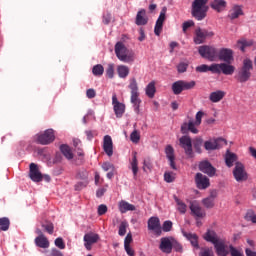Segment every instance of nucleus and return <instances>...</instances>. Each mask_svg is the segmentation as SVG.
<instances>
[{"label":"nucleus","instance_id":"nucleus-24","mask_svg":"<svg viewBox=\"0 0 256 256\" xmlns=\"http://www.w3.org/2000/svg\"><path fill=\"white\" fill-rule=\"evenodd\" d=\"M190 211L198 219H203L207 215L205 213V211L203 210V208H201V206H199V204L197 202H192L190 204Z\"/></svg>","mask_w":256,"mask_h":256},{"label":"nucleus","instance_id":"nucleus-42","mask_svg":"<svg viewBox=\"0 0 256 256\" xmlns=\"http://www.w3.org/2000/svg\"><path fill=\"white\" fill-rule=\"evenodd\" d=\"M42 229L46 231L49 235H53V232L55 231V226L52 222H44L41 224Z\"/></svg>","mask_w":256,"mask_h":256},{"label":"nucleus","instance_id":"nucleus-17","mask_svg":"<svg viewBox=\"0 0 256 256\" xmlns=\"http://www.w3.org/2000/svg\"><path fill=\"white\" fill-rule=\"evenodd\" d=\"M199 170L208 177H215V173H217V169L207 160L200 162Z\"/></svg>","mask_w":256,"mask_h":256},{"label":"nucleus","instance_id":"nucleus-38","mask_svg":"<svg viewBox=\"0 0 256 256\" xmlns=\"http://www.w3.org/2000/svg\"><path fill=\"white\" fill-rule=\"evenodd\" d=\"M60 151L66 157V159H73V152H71V148L65 144L60 146Z\"/></svg>","mask_w":256,"mask_h":256},{"label":"nucleus","instance_id":"nucleus-20","mask_svg":"<svg viewBox=\"0 0 256 256\" xmlns=\"http://www.w3.org/2000/svg\"><path fill=\"white\" fill-rule=\"evenodd\" d=\"M220 143H224V145H227V140L223 138H218L212 141L211 140L206 141L204 143V149H206V151H215L219 149Z\"/></svg>","mask_w":256,"mask_h":256},{"label":"nucleus","instance_id":"nucleus-53","mask_svg":"<svg viewBox=\"0 0 256 256\" xmlns=\"http://www.w3.org/2000/svg\"><path fill=\"white\" fill-rule=\"evenodd\" d=\"M164 181H166V183H173V181H175V173L165 172L164 173Z\"/></svg>","mask_w":256,"mask_h":256},{"label":"nucleus","instance_id":"nucleus-40","mask_svg":"<svg viewBox=\"0 0 256 256\" xmlns=\"http://www.w3.org/2000/svg\"><path fill=\"white\" fill-rule=\"evenodd\" d=\"M237 45H238L240 51H242V53H245V48L251 47V45H253V41H251V40L248 41V40L242 39V40H238Z\"/></svg>","mask_w":256,"mask_h":256},{"label":"nucleus","instance_id":"nucleus-56","mask_svg":"<svg viewBox=\"0 0 256 256\" xmlns=\"http://www.w3.org/2000/svg\"><path fill=\"white\" fill-rule=\"evenodd\" d=\"M199 256H215L211 248H201Z\"/></svg>","mask_w":256,"mask_h":256},{"label":"nucleus","instance_id":"nucleus-59","mask_svg":"<svg viewBox=\"0 0 256 256\" xmlns=\"http://www.w3.org/2000/svg\"><path fill=\"white\" fill-rule=\"evenodd\" d=\"M203 115H205L203 111H199L196 113V120L194 121L196 127H199V125H201V120L203 119Z\"/></svg>","mask_w":256,"mask_h":256},{"label":"nucleus","instance_id":"nucleus-57","mask_svg":"<svg viewBox=\"0 0 256 256\" xmlns=\"http://www.w3.org/2000/svg\"><path fill=\"white\" fill-rule=\"evenodd\" d=\"M151 171V169H153V163L151 162V159H146L143 162V171Z\"/></svg>","mask_w":256,"mask_h":256},{"label":"nucleus","instance_id":"nucleus-5","mask_svg":"<svg viewBox=\"0 0 256 256\" xmlns=\"http://www.w3.org/2000/svg\"><path fill=\"white\" fill-rule=\"evenodd\" d=\"M195 85H197V83L194 80L190 82H187L185 80H178L172 84V91L174 95H181L183 91H189L191 89H194Z\"/></svg>","mask_w":256,"mask_h":256},{"label":"nucleus","instance_id":"nucleus-9","mask_svg":"<svg viewBox=\"0 0 256 256\" xmlns=\"http://www.w3.org/2000/svg\"><path fill=\"white\" fill-rule=\"evenodd\" d=\"M231 245L225 238H222L215 244L214 249L217 256H229L231 253Z\"/></svg>","mask_w":256,"mask_h":256},{"label":"nucleus","instance_id":"nucleus-25","mask_svg":"<svg viewBox=\"0 0 256 256\" xmlns=\"http://www.w3.org/2000/svg\"><path fill=\"white\" fill-rule=\"evenodd\" d=\"M204 239L208 243H212V245L215 246L216 243L221 241L223 238L219 237V235H217V232H215L214 230H207V232L204 234Z\"/></svg>","mask_w":256,"mask_h":256},{"label":"nucleus","instance_id":"nucleus-22","mask_svg":"<svg viewBox=\"0 0 256 256\" xmlns=\"http://www.w3.org/2000/svg\"><path fill=\"white\" fill-rule=\"evenodd\" d=\"M103 151L108 157H113V138L110 135H105L103 138Z\"/></svg>","mask_w":256,"mask_h":256},{"label":"nucleus","instance_id":"nucleus-1","mask_svg":"<svg viewBox=\"0 0 256 256\" xmlns=\"http://www.w3.org/2000/svg\"><path fill=\"white\" fill-rule=\"evenodd\" d=\"M207 71H211V73H215L217 75H233L235 73V66L225 63H214L212 65L202 64L196 67L197 73H207Z\"/></svg>","mask_w":256,"mask_h":256},{"label":"nucleus","instance_id":"nucleus-50","mask_svg":"<svg viewBox=\"0 0 256 256\" xmlns=\"http://www.w3.org/2000/svg\"><path fill=\"white\" fill-rule=\"evenodd\" d=\"M230 255L231 256H245V254H243V250H239L237 249V247L230 245Z\"/></svg>","mask_w":256,"mask_h":256},{"label":"nucleus","instance_id":"nucleus-35","mask_svg":"<svg viewBox=\"0 0 256 256\" xmlns=\"http://www.w3.org/2000/svg\"><path fill=\"white\" fill-rule=\"evenodd\" d=\"M174 201L176 202L179 213L185 215V213H187V204H185V202H183L177 196H174Z\"/></svg>","mask_w":256,"mask_h":256},{"label":"nucleus","instance_id":"nucleus-2","mask_svg":"<svg viewBox=\"0 0 256 256\" xmlns=\"http://www.w3.org/2000/svg\"><path fill=\"white\" fill-rule=\"evenodd\" d=\"M253 75V60L250 58H245L242 61L241 67L238 68V71L235 75V79L238 83H247L251 81Z\"/></svg>","mask_w":256,"mask_h":256},{"label":"nucleus","instance_id":"nucleus-31","mask_svg":"<svg viewBox=\"0 0 256 256\" xmlns=\"http://www.w3.org/2000/svg\"><path fill=\"white\" fill-rule=\"evenodd\" d=\"M183 235L190 241L192 247L199 249V236L195 233L183 232Z\"/></svg>","mask_w":256,"mask_h":256},{"label":"nucleus","instance_id":"nucleus-63","mask_svg":"<svg viewBox=\"0 0 256 256\" xmlns=\"http://www.w3.org/2000/svg\"><path fill=\"white\" fill-rule=\"evenodd\" d=\"M107 213V205L101 204L98 206V215H105Z\"/></svg>","mask_w":256,"mask_h":256},{"label":"nucleus","instance_id":"nucleus-33","mask_svg":"<svg viewBox=\"0 0 256 256\" xmlns=\"http://www.w3.org/2000/svg\"><path fill=\"white\" fill-rule=\"evenodd\" d=\"M34 242L37 247H40V249H48L49 247V240L45 236H37Z\"/></svg>","mask_w":256,"mask_h":256},{"label":"nucleus","instance_id":"nucleus-32","mask_svg":"<svg viewBox=\"0 0 256 256\" xmlns=\"http://www.w3.org/2000/svg\"><path fill=\"white\" fill-rule=\"evenodd\" d=\"M237 159H238L237 154L227 150L225 154V163L227 167H233V165L237 163Z\"/></svg>","mask_w":256,"mask_h":256},{"label":"nucleus","instance_id":"nucleus-13","mask_svg":"<svg viewBox=\"0 0 256 256\" xmlns=\"http://www.w3.org/2000/svg\"><path fill=\"white\" fill-rule=\"evenodd\" d=\"M179 143L182 149H184L185 154L188 157H193V142L191 141V137L184 135L179 139Z\"/></svg>","mask_w":256,"mask_h":256},{"label":"nucleus","instance_id":"nucleus-11","mask_svg":"<svg viewBox=\"0 0 256 256\" xmlns=\"http://www.w3.org/2000/svg\"><path fill=\"white\" fill-rule=\"evenodd\" d=\"M214 35H215V33L213 31L198 28L195 30L194 43L196 45H201L202 43H205L207 38L213 37Z\"/></svg>","mask_w":256,"mask_h":256},{"label":"nucleus","instance_id":"nucleus-46","mask_svg":"<svg viewBox=\"0 0 256 256\" xmlns=\"http://www.w3.org/2000/svg\"><path fill=\"white\" fill-rule=\"evenodd\" d=\"M131 103L136 107V109H139V105L141 103V100L139 99V92L131 94Z\"/></svg>","mask_w":256,"mask_h":256},{"label":"nucleus","instance_id":"nucleus-6","mask_svg":"<svg viewBox=\"0 0 256 256\" xmlns=\"http://www.w3.org/2000/svg\"><path fill=\"white\" fill-rule=\"evenodd\" d=\"M198 52L203 59H207L208 61H217L218 49L214 46H200Z\"/></svg>","mask_w":256,"mask_h":256},{"label":"nucleus","instance_id":"nucleus-28","mask_svg":"<svg viewBox=\"0 0 256 256\" xmlns=\"http://www.w3.org/2000/svg\"><path fill=\"white\" fill-rule=\"evenodd\" d=\"M135 23L139 26L147 25V23H149V18L147 17V11L145 9H141L137 12Z\"/></svg>","mask_w":256,"mask_h":256},{"label":"nucleus","instance_id":"nucleus-41","mask_svg":"<svg viewBox=\"0 0 256 256\" xmlns=\"http://www.w3.org/2000/svg\"><path fill=\"white\" fill-rule=\"evenodd\" d=\"M11 221L7 217L0 218V231H9Z\"/></svg>","mask_w":256,"mask_h":256},{"label":"nucleus","instance_id":"nucleus-4","mask_svg":"<svg viewBox=\"0 0 256 256\" xmlns=\"http://www.w3.org/2000/svg\"><path fill=\"white\" fill-rule=\"evenodd\" d=\"M209 0H194L192 3V17H195L197 21H203L207 17L209 6H207Z\"/></svg>","mask_w":256,"mask_h":256},{"label":"nucleus","instance_id":"nucleus-48","mask_svg":"<svg viewBox=\"0 0 256 256\" xmlns=\"http://www.w3.org/2000/svg\"><path fill=\"white\" fill-rule=\"evenodd\" d=\"M194 149L196 153H201V147H203V140L201 138L194 139Z\"/></svg>","mask_w":256,"mask_h":256},{"label":"nucleus","instance_id":"nucleus-54","mask_svg":"<svg viewBox=\"0 0 256 256\" xmlns=\"http://www.w3.org/2000/svg\"><path fill=\"white\" fill-rule=\"evenodd\" d=\"M130 139H131L132 143H139V141L141 139V135L139 134V132H137V130H134L130 134Z\"/></svg>","mask_w":256,"mask_h":256},{"label":"nucleus","instance_id":"nucleus-10","mask_svg":"<svg viewBox=\"0 0 256 256\" xmlns=\"http://www.w3.org/2000/svg\"><path fill=\"white\" fill-rule=\"evenodd\" d=\"M217 60L223 61L226 65H232L235 58L233 57V50L229 48L218 49Z\"/></svg>","mask_w":256,"mask_h":256},{"label":"nucleus","instance_id":"nucleus-60","mask_svg":"<svg viewBox=\"0 0 256 256\" xmlns=\"http://www.w3.org/2000/svg\"><path fill=\"white\" fill-rule=\"evenodd\" d=\"M195 25V22L193 20L186 21L182 24L183 33H187V29L189 27H193Z\"/></svg>","mask_w":256,"mask_h":256},{"label":"nucleus","instance_id":"nucleus-34","mask_svg":"<svg viewBox=\"0 0 256 256\" xmlns=\"http://www.w3.org/2000/svg\"><path fill=\"white\" fill-rule=\"evenodd\" d=\"M119 211L122 213H127V211H135V205L130 204L125 200H122L119 202Z\"/></svg>","mask_w":256,"mask_h":256},{"label":"nucleus","instance_id":"nucleus-23","mask_svg":"<svg viewBox=\"0 0 256 256\" xmlns=\"http://www.w3.org/2000/svg\"><path fill=\"white\" fill-rule=\"evenodd\" d=\"M165 153L171 169L177 171V165H175V149H173V146L167 145L165 148Z\"/></svg>","mask_w":256,"mask_h":256},{"label":"nucleus","instance_id":"nucleus-3","mask_svg":"<svg viewBox=\"0 0 256 256\" xmlns=\"http://www.w3.org/2000/svg\"><path fill=\"white\" fill-rule=\"evenodd\" d=\"M115 54L122 63H133L135 61V52L129 50L123 42H117L115 44Z\"/></svg>","mask_w":256,"mask_h":256},{"label":"nucleus","instance_id":"nucleus-21","mask_svg":"<svg viewBox=\"0 0 256 256\" xmlns=\"http://www.w3.org/2000/svg\"><path fill=\"white\" fill-rule=\"evenodd\" d=\"M196 187L199 189H207L211 183L209 182V178L202 173H197L195 176Z\"/></svg>","mask_w":256,"mask_h":256},{"label":"nucleus","instance_id":"nucleus-14","mask_svg":"<svg viewBox=\"0 0 256 256\" xmlns=\"http://www.w3.org/2000/svg\"><path fill=\"white\" fill-rule=\"evenodd\" d=\"M29 177L34 183H41V181H43V174H41L37 164L31 163L29 165Z\"/></svg>","mask_w":256,"mask_h":256},{"label":"nucleus","instance_id":"nucleus-45","mask_svg":"<svg viewBox=\"0 0 256 256\" xmlns=\"http://www.w3.org/2000/svg\"><path fill=\"white\" fill-rule=\"evenodd\" d=\"M202 204L204 207H206V209H213V207H215V200H213V198L207 197L202 200Z\"/></svg>","mask_w":256,"mask_h":256},{"label":"nucleus","instance_id":"nucleus-44","mask_svg":"<svg viewBox=\"0 0 256 256\" xmlns=\"http://www.w3.org/2000/svg\"><path fill=\"white\" fill-rule=\"evenodd\" d=\"M127 227H129V223L127 221H122L119 226L118 235L120 237H125V234L127 233Z\"/></svg>","mask_w":256,"mask_h":256},{"label":"nucleus","instance_id":"nucleus-51","mask_svg":"<svg viewBox=\"0 0 256 256\" xmlns=\"http://www.w3.org/2000/svg\"><path fill=\"white\" fill-rule=\"evenodd\" d=\"M188 68H189V62H180V63L177 65V71H178V73H185Z\"/></svg>","mask_w":256,"mask_h":256},{"label":"nucleus","instance_id":"nucleus-61","mask_svg":"<svg viewBox=\"0 0 256 256\" xmlns=\"http://www.w3.org/2000/svg\"><path fill=\"white\" fill-rule=\"evenodd\" d=\"M87 185H89V181L83 180L75 185V189L76 191H81V189H84V187H87Z\"/></svg>","mask_w":256,"mask_h":256},{"label":"nucleus","instance_id":"nucleus-26","mask_svg":"<svg viewBox=\"0 0 256 256\" xmlns=\"http://www.w3.org/2000/svg\"><path fill=\"white\" fill-rule=\"evenodd\" d=\"M210 7L217 13H223L227 9V1L225 0H213L210 2Z\"/></svg>","mask_w":256,"mask_h":256},{"label":"nucleus","instance_id":"nucleus-52","mask_svg":"<svg viewBox=\"0 0 256 256\" xmlns=\"http://www.w3.org/2000/svg\"><path fill=\"white\" fill-rule=\"evenodd\" d=\"M106 75L109 77V79H113L115 75V64H108Z\"/></svg>","mask_w":256,"mask_h":256},{"label":"nucleus","instance_id":"nucleus-37","mask_svg":"<svg viewBox=\"0 0 256 256\" xmlns=\"http://www.w3.org/2000/svg\"><path fill=\"white\" fill-rule=\"evenodd\" d=\"M156 91H157V89L155 88V81L150 82V83L146 86V95H147V97H149L150 99H153V97H155Z\"/></svg>","mask_w":256,"mask_h":256},{"label":"nucleus","instance_id":"nucleus-15","mask_svg":"<svg viewBox=\"0 0 256 256\" xmlns=\"http://www.w3.org/2000/svg\"><path fill=\"white\" fill-rule=\"evenodd\" d=\"M159 249L162 253L171 254L173 251V237H162L160 239Z\"/></svg>","mask_w":256,"mask_h":256},{"label":"nucleus","instance_id":"nucleus-12","mask_svg":"<svg viewBox=\"0 0 256 256\" xmlns=\"http://www.w3.org/2000/svg\"><path fill=\"white\" fill-rule=\"evenodd\" d=\"M148 231H153L156 237H161L162 235V227H161V220L159 217L152 216L148 219L147 222Z\"/></svg>","mask_w":256,"mask_h":256},{"label":"nucleus","instance_id":"nucleus-49","mask_svg":"<svg viewBox=\"0 0 256 256\" xmlns=\"http://www.w3.org/2000/svg\"><path fill=\"white\" fill-rule=\"evenodd\" d=\"M89 177V172L85 169H80L77 173V179H81V181H87Z\"/></svg>","mask_w":256,"mask_h":256},{"label":"nucleus","instance_id":"nucleus-7","mask_svg":"<svg viewBox=\"0 0 256 256\" xmlns=\"http://www.w3.org/2000/svg\"><path fill=\"white\" fill-rule=\"evenodd\" d=\"M35 139L39 145H51L55 141V132L53 129H47L42 133L36 134Z\"/></svg>","mask_w":256,"mask_h":256},{"label":"nucleus","instance_id":"nucleus-64","mask_svg":"<svg viewBox=\"0 0 256 256\" xmlns=\"http://www.w3.org/2000/svg\"><path fill=\"white\" fill-rule=\"evenodd\" d=\"M246 221H251L252 223H256V215L251 213H247L245 216Z\"/></svg>","mask_w":256,"mask_h":256},{"label":"nucleus","instance_id":"nucleus-29","mask_svg":"<svg viewBox=\"0 0 256 256\" xmlns=\"http://www.w3.org/2000/svg\"><path fill=\"white\" fill-rule=\"evenodd\" d=\"M130 165L133 173V179L137 180V174L139 173V161L137 160V152L132 153V161L130 162Z\"/></svg>","mask_w":256,"mask_h":256},{"label":"nucleus","instance_id":"nucleus-8","mask_svg":"<svg viewBox=\"0 0 256 256\" xmlns=\"http://www.w3.org/2000/svg\"><path fill=\"white\" fill-rule=\"evenodd\" d=\"M234 179L238 183H243V181H247L249 179V174L245 170V165L241 162H236L233 170Z\"/></svg>","mask_w":256,"mask_h":256},{"label":"nucleus","instance_id":"nucleus-27","mask_svg":"<svg viewBox=\"0 0 256 256\" xmlns=\"http://www.w3.org/2000/svg\"><path fill=\"white\" fill-rule=\"evenodd\" d=\"M242 15H244L243 6L234 5L229 11L228 19L234 21V19H239V17H241Z\"/></svg>","mask_w":256,"mask_h":256},{"label":"nucleus","instance_id":"nucleus-47","mask_svg":"<svg viewBox=\"0 0 256 256\" xmlns=\"http://www.w3.org/2000/svg\"><path fill=\"white\" fill-rule=\"evenodd\" d=\"M128 87L131 90V94L132 93H139V86L137 85V80L135 78H133L130 81V84H129Z\"/></svg>","mask_w":256,"mask_h":256},{"label":"nucleus","instance_id":"nucleus-30","mask_svg":"<svg viewBox=\"0 0 256 256\" xmlns=\"http://www.w3.org/2000/svg\"><path fill=\"white\" fill-rule=\"evenodd\" d=\"M225 95H227V93L225 91L217 90L210 94L209 100L212 103H219V101H222V99L225 97Z\"/></svg>","mask_w":256,"mask_h":256},{"label":"nucleus","instance_id":"nucleus-62","mask_svg":"<svg viewBox=\"0 0 256 256\" xmlns=\"http://www.w3.org/2000/svg\"><path fill=\"white\" fill-rule=\"evenodd\" d=\"M55 245L58 249H65V242L61 237L55 239Z\"/></svg>","mask_w":256,"mask_h":256},{"label":"nucleus","instance_id":"nucleus-16","mask_svg":"<svg viewBox=\"0 0 256 256\" xmlns=\"http://www.w3.org/2000/svg\"><path fill=\"white\" fill-rule=\"evenodd\" d=\"M166 14L167 7H163L154 27V33L157 37H159V35H161V32L163 31V23H165Z\"/></svg>","mask_w":256,"mask_h":256},{"label":"nucleus","instance_id":"nucleus-58","mask_svg":"<svg viewBox=\"0 0 256 256\" xmlns=\"http://www.w3.org/2000/svg\"><path fill=\"white\" fill-rule=\"evenodd\" d=\"M103 171H115V166L110 162H104L102 164Z\"/></svg>","mask_w":256,"mask_h":256},{"label":"nucleus","instance_id":"nucleus-55","mask_svg":"<svg viewBox=\"0 0 256 256\" xmlns=\"http://www.w3.org/2000/svg\"><path fill=\"white\" fill-rule=\"evenodd\" d=\"M171 229H173V222L169 220L165 221L162 225V231H164L165 233H169Z\"/></svg>","mask_w":256,"mask_h":256},{"label":"nucleus","instance_id":"nucleus-18","mask_svg":"<svg viewBox=\"0 0 256 256\" xmlns=\"http://www.w3.org/2000/svg\"><path fill=\"white\" fill-rule=\"evenodd\" d=\"M196 127H197V124H195V121L191 119L188 122H184L181 125V133L183 135H187V133H189L190 131V133L197 135V133H199V130Z\"/></svg>","mask_w":256,"mask_h":256},{"label":"nucleus","instance_id":"nucleus-36","mask_svg":"<svg viewBox=\"0 0 256 256\" xmlns=\"http://www.w3.org/2000/svg\"><path fill=\"white\" fill-rule=\"evenodd\" d=\"M117 73L120 79H126L129 76V68L126 65H119L117 67Z\"/></svg>","mask_w":256,"mask_h":256},{"label":"nucleus","instance_id":"nucleus-39","mask_svg":"<svg viewBox=\"0 0 256 256\" xmlns=\"http://www.w3.org/2000/svg\"><path fill=\"white\" fill-rule=\"evenodd\" d=\"M114 113L116 117H123V113H125V104L117 103L114 106Z\"/></svg>","mask_w":256,"mask_h":256},{"label":"nucleus","instance_id":"nucleus-43","mask_svg":"<svg viewBox=\"0 0 256 256\" xmlns=\"http://www.w3.org/2000/svg\"><path fill=\"white\" fill-rule=\"evenodd\" d=\"M92 73L95 77H101L105 73V68H103V65L97 64L92 68Z\"/></svg>","mask_w":256,"mask_h":256},{"label":"nucleus","instance_id":"nucleus-19","mask_svg":"<svg viewBox=\"0 0 256 256\" xmlns=\"http://www.w3.org/2000/svg\"><path fill=\"white\" fill-rule=\"evenodd\" d=\"M100 237L99 234H95L93 232L87 233L84 235V246L88 251H91V246L94 245V243H97L99 241Z\"/></svg>","mask_w":256,"mask_h":256}]
</instances>
